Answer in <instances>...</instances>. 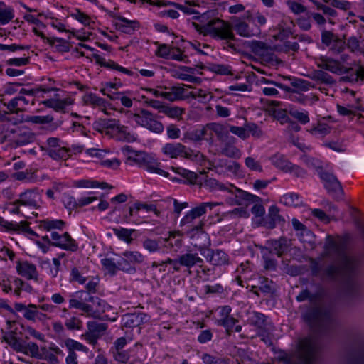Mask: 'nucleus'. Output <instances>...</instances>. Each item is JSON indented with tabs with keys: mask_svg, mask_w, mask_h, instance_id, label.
<instances>
[{
	"mask_svg": "<svg viewBox=\"0 0 364 364\" xmlns=\"http://www.w3.org/2000/svg\"><path fill=\"white\" fill-rule=\"evenodd\" d=\"M303 318L312 332L299 342V361L288 364H316L321 350L319 337L327 333L333 326L332 314L324 308H311L303 314Z\"/></svg>",
	"mask_w": 364,
	"mask_h": 364,
	"instance_id": "1",
	"label": "nucleus"
},
{
	"mask_svg": "<svg viewBox=\"0 0 364 364\" xmlns=\"http://www.w3.org/2000/svg\"><path fill=\"white\" fill-rule=\"evenodd\" d=\"M325 255H335L341 259L339 262L326 267L322 272L321 277L330 281L346 280V291L351 296L356 295L360 288L358 281L351 279L360 265L358 257L348 256L343 251V246L335 241L331 236L326 237L325 243Z\"/></svg>",
	"mask_w": 364,
	"mask_h": 364,
	"instance_id": "2",
	"label": "nucleus"
},
{
	"mask_svg": "<svg viewBox=\"0 0 364 364\" xmlns=\"http://www.w3.org/2000/svg\"><path fill=\"white\" fill-rule=\"evenodd\" d=\"M9 114L6 112L0 116V122L2 129L0 134V141L8 142L11 148H18L20 146L30 144L36 141V134L26 126H19L16 122L9 124L11 122Z\"/></svg>",
	"mask_w": 364,
	"mask_h": 364,
	"instance_id": "3",
	"label": "nucleus"
},
{
	"mask_svg": "<svg viewBox=\"0 0 364 364\" xmlns=\"http://www.w3.org/2000/svg\"><path fill=\"white\" fill-rule=\"evenodd\" d=\"M196 28L203 36H210L215 39L225 40V44L228 48L234 50H236L235 45L230 42V41H235L236 38L232 32V27L229 23L220 18H215L209 21L205 25L200 26L196 25Z\"/></svg>",
	"mask_w": 364,
	"mask_h": 364,
	"instance_id": "4",
	"label": "nucleus"
},
{
	"mask_svg": "<svg viewBox=\"0 0 364 364\" xmlns=\"http://www.w3.org/2000/svg\"><path fill=\"white\" fill-rule=\"evenodd\" d=\"M132 118L136 124L155 134H161L164 127L162 122L157 120L156 116L150 111L142 109L138 113L132 114Z\"/></svg>",
	"mask_w": 364,
	"mask_h": 364,
	"instance_id": "5",
	"label": "nucleus"
},
{
	"mask_svg": "<svg viewBox=\"0 0 364 364\" xmlns=\"http://www.w3.org/2000/svg\"><path fill=\"white\" fill-rule=\"evenodd\" d=\"M227 191L230 193V196L227 198V202L232 205H247L260 200L259 197L237 188L232 184H229V189Z\"/></svg>",
	"mask_w": 364,
	"mask_h": 364,
	"instance_id": "6",
	"label": "nucleus"
},
{
	"mask_svg": "<svg viewBox=\"0 0 364 364\" xmlns=\"http://www.w3.org/2000/svg\"><path fill=\"white\" fill-rule=\"evenodd\" d=\"M61 140L58 137H49L41 149L54 160H60L68 157L69 150L62 146Z\"/></svg>",
	"mask_w": 364,
	"mask_h": 364,
	"instance_id": "7",
	"label": "nucleus"
},
{
	"mask_svg": "<svg viewBox=\"0 0 364 364\" xmlns=\"http://www.w3.org/2000/svg\"><path fill=\"white\" fill-rule=\"evenodd\" d=\"M319 175L328 193L336 200L341 199L343 196V190L337 178L326 171H322L319 173Z\"/></svg>",
	"mask_w": 364,
	"mask_h": 364,
	"instance_id": "8",
	"label": "nucleus"
},
{
	"mask_svg": "<svg viewBox=\"0 0 364 364\" xmlns=\"http://www.w3.org/2000/svg\"><path fill=\"white\" fill-rule=\"evenodd\" d=\"M163 153L170 158L176 159L178 156H184L186 159H192L196 156L193 151L186 149L184 145L181 143H167L162 148Z\"/></svg>",
	"mask_w": 364,
	"mask_h": 364,
	"instance_id": "9",
	"label": "nucleus"
},
{
	"mask_svg": "<svg viewBox=\"0 0 364 364\" xmlns=\"http://www.w3.org/2000/svg\"><path fill=\"white\" fill-rule=\"evenodd\" d=\"M53 240L51 245L60 247L61 249L75 252L78 249V245L68 232L60 235L53 231L50 234Z\"/></svg>",
	"mask_w": 364,
	"mask_h": 364,
	"instance_id": "10",
	"label": "nucleus"
},
{
	"mask_svg": "<svg viewBox=\"0 0 364 364\" xmlns=\"http://www.w3.org/2000/svg\"><path fill=\"white\" fill-rule=\"evenodd\" d=\"M201 254L208 262L214 266L225 265L229 263L228 255L221 250L206 249Z\"/></svg>",
	"mask_w": 364,
	"mask_h": 364,
	"instance_id": "11",
	"label": "nucleus"
},
{
	"mask_svg": "<svg viewBox=\"0 0 364 364\" xmlns=\"http://www.w3.org/2000/svg\"><path fill=\"white\" fill-rule=\"evenodd\" d=\"M267 247L263 250L269 253H274L277 257H281L289 250L290 240L284 237H281L278 240H269L267 242Z\"/></svg>",
	"mask_w": 364,
	"mask_h": 364,
	"instance_id": "12",
	"label": "nucleus"
},
{
	"mask_svg": "<svg viewBox=\"0 0 364 364\" xmlns=\"http://www.w3.org/2000/svg\"><path fill=\"white\" fill-rule=\"evenodd\" d=\"M122 153L126 156V164L134 163L140 167H143L149 154L144 151L132 149L130 146H124L121 149Z\"/></svg>",
	"mask_w": 364,
	"mask_h": 364,
	"instance_id": "13",
	"label": "nucleus"
},
{
	"mask_svg": "<svg viewBox=\"0 0 364 364\" xmlns=\"http://www.w3.org/2000/svg\"><path fill=\"white\" fill-rule=\"evenodd\" d=\"M119 124V120L115 119H98L93 123V128L105 134L114 135Z\"/></svg>",
	"mask_w": 364,
	"mask_h": 364,
	"instance_id": "14",
	"label": "nucleus"
},
{
	"mask_svg": "<svg viewBox=\"0 0 364 364\" xmlns=\"http://www.w3.org/2000/svg\"><path fill=\"white\" fill-rule=\"evenodd\" d=\"M249 323L257 328L259 336H264L271 328L270 324L267 322V316L262 313L254 312L249 318Z\"/></svg>",
	"mask_w": 364,
	"mask_h": 364,
	"instance_id": "15",
	"label": "nucleus"
},
{
	"mask_svg": "<svg viewBox=\"0 0 364 364\" xmlns=\"http://www.w3.org/2000/svg\"><path fill=\"white\" fill-rule=\"evenodd\" d=\"M233 28L238 35L245 38L258 36L261 33V29L259 28V26L250 27L248 23L239 20L235 21Z\"/></svg>",
	"mask_w": 364,
	"mask_h": 364,
	"instance_id": "16",
	"label": "nucleus"
},
{
	"mask_svg": "<svg viewBox=\"0 0 364 364\" xmlns=\"http://www.w3.org/2000/svg\"><path fill=\"white\" fill-rule=\"evenodd\" d=\"M147 321V315L141 312L127 314L122 318V326L126 328L137 327Z\"/></svg>",
	"mask_w": 364,
	"mask_h": 364,
	"instance_id": "17",
	"label": "nucleus"
},
{
	"mask_svg": "<svg viewBox=\"0 0 364 364\" xmlns=\"http://www.w3.org/2000/svg\"><path fill=\"white\" fill-rule=\"evenodd\" d=\"M40 196L37 192L33 191H27L20 194L19 199L14 202V205H21L36 208L38 206V203Z\"/></svg>",
	"mask_w": 364,
	"mask_h": 364,
	"instance_id": "18",
	"label": "nucleus"
},
{
	"mask_svg": "<svg viewBox=\"0 0 364 364\" xmlns=\"http://www.w3.org/2000/svg\"><path fill=\"white\" fill-rule=\"evenodd\" d=\"M73 100L69 97L60 99L59 95L55 94L53 98L44 100L42 103L47 107L53 108L56 112H63L66 107L73 104Z\"/></svg>",
	"mask_w": 364,
	"mask_h": 364,
	"instance_id": "19",
	"label": "nucleus"
},
{
	"mask_svg": "<svg viewBox=\"0 0 364 364\" xmlns=\"http://www.w3.org/2000/svg\"><path fill=\"white\" fill-rule=\"evenodd\" d=\"M92 58L95 60V62L102 67L116 70L129 76H133L134 75V72L118 65L113 60H109L108 61H106L105 59L99 54L93 53Z\"/></svg>",
	"mask_w": 364,
	"mask_h": 364,
	"instance_id": "20",
	"label": "nucleus"
},
{
	"mask_svg": "<svg viewBox=\"0 0 364 364\" xmlns=\"http://www.w3.org/2000/svg\"><path fill=\"white\" fill-rule=\"evenodd\" d=\"M28 103L29 101L23 95H18L4 105L7 107L10 113L18 114L24 112L26 106Z\"/></svg>",
	"mask_w": 364,
	"mask_h": 364,
	"instance_id": "21",
	"label": "nucleus"
},
{
	"mask_svg": "<svg viewBox=\"0 0 364 364\" xmlns=\"http://www.w3.org/2000/svg\"><path fill=\"white\" fill-rule=\"evenodd\" d=\"M178 256L180 257L179 262L182 267H186L188 269L195 266H201V264L204 262L203 259L197 252H187Z\"/></svg>",
	"mask_w": 364,
	"mask_h": 364,
	"instance_id": "22",
	"label": "nucleus"
},
{
	"mask_svg": "<svg viewBox=\"0 0 364 364\" xmlns=\"http://www.w3.org/2000/svg\"><path fill=\"white\" fill-rule=\"evenodd\" d=\"M57 355H63V350L55 345H53L46 348V347L41 348V358L38 359L46 360L50 363V364H59V360L57 358Z\"/></svg>",
	"mask_w": 364,
	"mask_h": 364,
	"instance_id": "23",
	"label": "nucleus"
},
{
	"mask_svg": "<svg viewBox=\"0 0 364 364\" xmlns=\"http://www.w3.org/2000/svg\"><path fill=\"white\" fill-rule=\"evenodd\" d=\"M16 269L18 273L27 279H37L38 272L34 264L28 262H18Z\"/></svg>",
	"mask_w": 364,
	"mask_h": 364,
	"instance_id": "24",
	"label": "nucleus"
},
{
	"mask_svg": "<svg viewBox=\"0 0 364 364\" xmlns=\"http://www.w3.org/2000/svg\"><path fill=\"white\" fill-rule=\"evenodd\" d=\"M120 23H116V28L122 33L132 34L136 28L139 27V23L137 21L129 20L126 18H119Z\"/></svg>",
	"mask_w": 364,
	"mask_h": 364,
	"instance_id": "25",
	"label": "nucleus"
},
{
	"mask_svg": "<svg viewBox=\"0 0 364 364\" xmlns=\"http://www.w3.org/2000/svg\"><path fill=\"white\" fill-rule=\"evenodd\" d=\"M114 135L121 141L134 142L137 140V136L130 129L119 124Z\"/></svg>",
	"mask_w": 364,
	"mask_h": 364,
	"instance_id": "26",
	"label": "nucleus"
},
{
	"mask_svg": "<svg viewBox=\"0 0 364 364\" xmlns=\"http://www.w3.org/2000/svg\"><path fill=\"white\" fill-rule=\"evenodd\" d=\"M284 222V219L279 215V209L276 205H272L269 208L266 225L268 228L273 229L277 224Z\"/></svg>",
	"mask_w": 364,
	"mask_h": 364,
	"instance_id": "27",
	"label": "nucleus"
},
{
	"mask_svg": "<svg viewBox=\"0 0 364 364\" xmlns=\"http://www.w3.org/2000/svg\"><path fill=\"white\" fill-rule=\"evenodd\" d=\"M307 77L312 80L318 81L326 85H333L335 80L328 73L322 70H314Z\"/></svg>",
	"mask_w": 364,
	"mask_h": 364,
	"instance_id": "28",
	"label": "nucleus"
},
{
	"mask_svg": "<svg viewBox=\"0 0 364 364\" xmlns=\"http://www.w3.org/2000/svg\"><path fill=\"white\" fill-rule=\"evenodd\" d=\"M271 163L284 172H288L291 163L282 154L277 153L270 158Z\"/></svg>",
	"mask_w": 364,
	"mask_h": 364,
	"instance_id": "29",
	"label": "nucleus"
},
{
	"mask_svg": "<svg viewBox=\"0 0 364 364\" xmlns=\"http://www.w3.org/2000/svg\"><path fill=\"white\" fill-rule=\"evenodd\" d=\"M142 168L146 169L150 173H156L166 178L169 176V173L161 169L158 162L149 155H148Z\"/></svg>",
	"mask_w": 364,
	"mask_h": 364,
	"instance_id": "30",
	"label": "nucleus"
},
{
	"mask_svg": "<svg viewBox=\"0 0 364 364\" xmlns=\"http://www.w3.org/2000/svg\"><path fill=\"white\" fill-rule=\"evenodd\" d=\"M21 228L25 230L28 233L32 235H36L35 232L29 228L26 222H21L20 224L13 222H9L5 220L3 218L0 217V225L6 230H18Z\"/></svg>",
	"mask_w": 364,
	"mask_h": 364,
	"instance_id": "31",
	"label": "nucleus"
},
{
	"mask_svg": "<svg viewBox=\"0 0 364 364\" xmlns=\"http://www.w3.org/2000/svg\"><path fill=\"white\" fill-rule=\"evenodd\" d=\"M280 202L289 207H298L303 203L301 196L296 193L284 194L280 198Z\"/></svg>",
	"mask_w": 364,
	"mask_h": 364,
	"instance_id": "32",
	"label": "nucleus"
},
{
	"mask_svg": "<svg viewBox=\"0 0 364 364\" xmlns=\"http://www.w3.org/2000/svg\"><path fill=\"white\" fill-rule=\"evenodd\" d=\"M185 112V109L177 107L172 106L166 104L164 109L161 110V113L167 116L168 117L176 119L177 120L182 119V115Z\"/></svg>",
	"mask_w": 364,
	"mask_h": 364,
	"instance_id": "33",
	"label": "nucleus"
},
{
	"mask_svg": "<svg viewBox=\"0 0 364 364\" xmlns=\"http://www.w3.org/2000/svg\"><path fill=\"white\" fill-rule=\"evenodd\" d=\"M14 18V11L13 8L0 1V24L5 25Z\"/></svg>",
	"mask_w": 364,
	"mask_h": 364,
	"instance_id": "34",
	"label": "nucleus"
},
{
	"mask_svg": "<svg viewBox=\"0 0 364 364\" xmlns=\"http://www.w3.org/2000/svg\"><path fill=\"white\" fill-rule=\"evenodd\" d=\"M348 364H364V347L353 350L347 356Z\"/></svg>",
	"mask_w": 364,
	"mask_h": 364,
	"instance_id": "35",
	"label": "nucleus"
},
{
	"mask_svg": "<svg viewBox=\"0 0 364 364\" xmlns=\"http://www.w3.org/2000/svg\"><path fill=\"white\" fill-rule=\"evenodd\" d=\"M331 127L325 123H318L311 128L309 132L311 134L317 137H324L331 132Z\"/></svg>",
	"mask_w": 364,
	"mask_h": 364,
	"instance_id": "36",
	"label": "nucleus"
},
{
	"mask_svg": "<svg viewBox=\"0 0 364 364\" xmlns=\"http://www.w3.org/2000/svg\"><path fill=\"white\" fill-rule=\"evenodd\" d=\"M2 339L16 352L23 350V344L20 343L19 339L16 336L14 332H11L9 335L3 336Z\"/></svg>",
	"mask_w": 364,
	"mask_h": 364,
	"instance_id": "37",
	"label": "nucleus"
},
{
	"mask_svg": "<svg viewBox=\"0 0 364 364\" xmlns=\"http://www.w3.org/2000/svg\"><path fill=\"white\" fill-rule=\"evenodd\" d=\"M83 100L86 105H90L94 107H105L106 101L105 99L98 97L94 93H88L83 97Z\"/></svg>",
	"mask_w": 364,
	"mask_h": 364,
	"instance_id": "38",
	"label": "nucleus"
},
{
	"mask_svg": "<svg viewBox=\"0 0 364 364\" xmlns=\"http://www.w3.org/2000/svg\"><path fill=\"white\" fill-rule=\"evenodd\" d=\"M351 70L352 68H347L344 67L341 64L340 62L333 58H330V60H328V66L327 70L333 73L341 75L348 73Z\"/></svg>",
	"mask_w": 364,
	"mask_h": 364,
	"instance_id": "39",
	"label": "nucleus"
},
{
	"mask_svg": "<svg viewBox=\"0 0 364 364\" xmlns=\"http://www.w3.org/2000/svg\"><path fill=\"white\" fill-rule=\"evenodd\" d=\"M309 1L314 4L318 10L322 11L323 14L329 17H335L338 14L334 9L330 7V5L323 3L321 0H309Z\"/></svg>",
	"mask_w": 364,
	"mask_h": 364,
	"instance_id": "40",
	"label": "nucleus"
},
{
	"mask_svg": "<svg viewBox=\"0 0 364 364\" xmlns=\"http://www.w3.org/2000/svg\"><path fill=\"white\" fill-rule=\"evenodd\" d=\"M208 127L217 135L218 139L225 141L228 136V131L220 124L210 123L208 124Z\"/></svg>",
	"mask_w": 364,
	"mask_h": 364,
	"instance_id": "41",
	"label": "nucleus"
},
{
	"mask_svg": "<svg viewBox=\"0 0 364 364\" xmlns=\"http://www.w3.org/2000/svg\"><path fill=\"white\" fill-rule=\"evenodd\" d=\"M113 232L119 239L126 242L128 244H130L133 240L132 234L134 232V230L120 228H113Z\"/></svg>",
	"mask_w": 364,
	"mask_h": 364,
	"instance_id": "42",
	"label": "nucleus"
},
{
	"mask_svg": "<svg viewBox=\"0 0 364 364\" xmlns=\"http://www.w3.org/2000/svg\"><path fill=\"white\" fill-rule=\"evenodd\" d=\"M205 134V130L204 129L188 130L183 134V140L198 141L203 139Z\"/></svg>",
	"mask_w": 364,
	"mask_h": 364,
	"instance_id": "43",
	"label": "nucleus"
},
{
	"mask_svg": "<svg viewBox=\"0 0 364 364\" xmlns=\"http://www.w3.org/2000/svg\"><path fill=\"white\" fill-rule=\"evenodd\" d=\"M80 310L87 314L88 316L96 318L98 317L101 313L105 312V306H100L99 308H95V309L93 305L82 302Z\"/></svg>",
	"mask_w": 364,
	"mask_h": 364,
	"instance_id": "44",
	"label": "nucleus"
},
{
	"mask_svg": "<svg viewBox=\"0 0 364 364\" xmlns=\"http://www.w3.org/2000/svg\"><path fill=\"white\" fill-rule=\"evenodd\" d=\"M53 90H57V89L53 87H51L50 85L48 87H46L45 85H41L34 89L22 88V89H21V90L19 92V95H27L33 96V95H36L39 92H51Z\"/></svg>",
	"mask_w": 364,
	"mask_h": 364,
	"instance_id": "45",
	"label": "nucleus"
},
{
	"mask_svg": "<svg viewBox=\"0 0 364 364\" xmlns=\"http://www.w3.org/2000/svg\"><path fill=\"white\" fill-rule=\"evenodd\" d=\"M173 171L186 179L189 183L194 184L196 182L197 174L189 170L183 168H171Z\"/></svg>",
	"mask_w": 364,
	"mask_h": 364,
	"instance_id": "46",
	"label": "nucleus"
},
{
	"mask_svg": "<svg viewBox=\"0 0 364 364\" xmlns=\"http://www.w3.org/2000/svg\"><path fill=\"white\" fill-rule=\"evenodd\" d=\"M131 264H141L144 260V255L138 251H125L122 253Z\"/></svg>",
	"mask_w": 364,
	"mask_h": 364,
	"instance_id": "47",
	"label": "nucleus"
},
{
	"mask_svg": "<svg viewBox=\"0 0 364 364\" xmlns=\"http://www.w3.org/2000/svg\"><path fill=\"white\" fill-rule=\"evenodd\" d=\"M258 289L263 293L269 294L274 291L273 282L264 277H259Z\"/></svg>",
	"mask_w": 364,
	"mask_h": 364,
	"instance_id": "48",
	"label": "nucleus"
},
{
	"mask_svg": "<svg viewBox=\"0 0 364 364\" xmlns=\"http://www.w3.org/2000/svg\"><path fill=\"white\" fill-rule=\"evenodd\" d=\"M291 85L299 91H307L315 86L310 82L301 78H294L291 80Z\"/></svg>",
	"mask_w": 364,
	"mask_h": 364,
	"instance_id": "49",
	"label": "nucleus"
},
{
	"mask_svg": "<svg viewBox=\"0 0 364 364\" xmlns=\"http://www.w3.org/2000/svg\"><path fill=\"white\" fill-rule=\"evenodd\" d=\"M101 264L103 268L111 276H114L117 272V264L114 259L112 258H104L101 259Z\"/></svg>",
	"mask_w": 364,
	"mask_h": 364,
	"instance_id": "50",
	"label": "nucleus"
},
{
	"mask_svg": "<svg viewBox=\"0 0 364 364\" xmlns=\"http://www.w3.org/2000/svg\"><path fill=\"white\" fill-rule=\"evenodd\" d=\"M23 350L21 351L25 354H27L28 352L30 353L31 357L35 358H41V350H40L38 346L33 342H29L26 345H23Z\"/></svg>",
	"mask_w": 364,
	"mask_h": 364,
	"instance_id": "51",
	"label": "nucleus"
},
{
	"mask_svg": "<svg viewBox=\"0 0 364 364\" xmlns=\"http://www.w3.org/2000/svg\"><path fill=\"white\" fill-rule=\"evenodd\" d=\"M65 225V222L62 220H43L41 221V226L46 230H50L52 229L61 230Z\"/></svg>",
	"mask_w": 364,
	"mask_h": 364,
	"instance_id": "52",
	"label": "nucleus"
},
{
	"mask_svg": "<svg viewBox=\"0 0 364 364\" xmlns=\"http://www.w3.org/2000/svg\"><path fill=\"white\" fill-rule=\"evenodd\" d=\"M65 344L67 348L68 349V352H75V350L79 351H83L85 353H87L88 351V348L86 346H85L81 343L71 338L65 340Z\"/></svg>",
	"mask_w": 364,
	"mask_h": 364,
	"instance_id": "53",
	"label": "nucleus"
},
{
	"mask_svg": "<svg viewBox=\"0 0 364 364\" xmlns=\"http://www.w3.org/2000/svg\"><path fill=\"white\" fill-rule=\"evenodd\" d=\"M199 267L200 270L198 272V274L203 282H210L212 281V279L215 278L213 269L204 266L203 264Z\"/></svg>",
	"mask_w": 364,
	"mask_h": 364,
	"instance_id": "54",
	"label": "nucleus"
},
{
	"mask_svg": "<svg viewBox=\"0 0 364 364\" xmlns=\"http://www.w3.org/2000/svg\"><path fill=\"white\" fill-rule=\"evenodd\" d=\"M238 321L232 316L228 318H220L216 321L218 326H223L225 328L228 333L232 331L233 326Z\"/></svg>",
	"mask_w": 364,
	"mask_h": 364,
	"instance_id": "55",
	"label": "nucleus"
},
{
	"mask_svg": "<svg viewBox=\"0 0 364 364\" xmlns=\"http://www.w3.org/2000/svg\"><path fill=\"white\" fill-rule=\"evenodd\" d=\"M221 153L226 156L235 159L240 158L241 155L240 149L230 144H225L222 149Z\"/></svg>",
	"mask_w": 364,
	"mask_h": 364,
	"instance_id": "56",
	"label": "nucleus"
},
{
	"mask_svg": "<svg viewBox=\"0 0 364 364\" xmlns=\"http://www.w3.org/2000/svg\"><path fill=\"white\" fill-rule=\"evenodd\" d=\"M323 3L333 6L334 8L340 9L347 11L351 9V3L344 0H321Z\"/></svg>",
	"mask_w": 364,
	"mask_h": 364,
	"instance_id": "57",
	"label": "nucleus"
},
{
	"mask_svg": "<svg viewBox=\"0 0 364 364\" xmlns=\"http://www.w3.org/2000/svg\"><path fill=\"white\" fill-rule=\"evenodd\" d=\"M65 327L70 331H80L82 328V321L77 317L73 316L66 319Z\"/></svg>",
	"mask_w": 364,
	"mask_h": 364,
	"instance_id": "58",
	"label": "nucleus"
},
{
	"mask_svg": "<svg viewBox=\"0 0 364 364\" xmlns=\"http://www.w3.org/2000/svg\"><path fill=\"white\" fill-rule=\"evenodd\" d=\"M88 331L95 335H101L107 329L105 323H98L95 321H90L87 323Z\"/></svg>",
	"mask_w": 364,
	"mask_h": 364,
	"instance_id": "59",
	"label": "nucleus"
},
{
	"mask_svg": "<svg viewBox=\"0 0 364 364\" xmlns=\"http://www.w3.org/2000/svg\"><path fill=\"white\" fill-rule=\"evenodd\" d=\"M54 118L52 115L46 116H31L26 119L27 122H32L33 124H46L52 123Z\"/></svg>",
	"mask_w": 364,
	"mask_h": 364,
	"instance_id": "60",
	"label": "nucleus"
},
{
	"mask_svg": "<svg viewBox=\"0 0 364 364\" xmlns=\"http://www.w3.org/2000/svg\"><path fill=\"white\" fill-rule=\"evenodd\" d=\"M182 234L179 231L169 232V237L166 240L172 247H181L182 244Z\"/></svg>",
	"mask_w": 364,
	"mask_h": 364,
	"instance_id": "61",
	"label": "nucleus"
},
{
	"mask_svg": "<svg viewBox=\"0 0 364 364\" xmlns=\"http://www.w3.org/2000/svg\"><path fill=\"white\" fill-rule=\"evenodd\" d=\"M289 114L294 118L295 119L298 120L301 124H306L308 122H309V117L308 114V112H299L298 110H291L289 112Z\"/></svg>",
	"mask_w": 364,
	"mask_h": 364,
	"instance_id": "62",
	"label": "nucleus"
},
{
	"mask_svg": "<svg viewBox=\"0 0 364 364\" xmlns=\"http://www.w3.org/2000/svg\"><path fill=\"white\" fill-rule=\"evenodd\" d=\"M246 123V129L247 133L255 138H260L263 135V132L262 129L256 124L252 122H245Z\"/></svg>",
	"mask_w": 364,
	"mask_h": 364,
	"instance_id": "63",
	"label": "nucleus"
},
{
	"mask_svg": "<svg viewBox=\"0 0 364 364\" xmlns=\"http://www.w3.org/2000/svg\"><path fill=\"white\" fill-rule=\"evenodd\" d=\"M230 131L243 140L249 137V134L246 129V123H245L243 127L230 126Z\"/></svg>",
	"mask_w": 364,
	"mask_h": 364,
	"instance_id": "64",
	"label": "nucleus"
}]
</instances>
